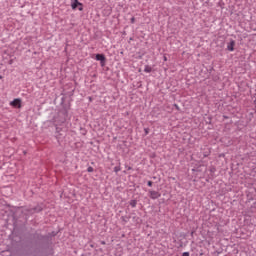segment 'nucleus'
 <instances>
[{"label": "nucleus", "mask_w": 256, "mask_h": 256, "mask_svg": "<svg viewBox=\"0 0 256 256\" xmlns=\"http://www.w3.org/2000/svg\"><path fill=\"white\" fill-rule=\"evenodd\" d=\"M77 7H79L78 11H83V4L79 0H71V8L75 10Z\"/></svg>", "instance_id": "1"}, {"label": "nucleus", "mask_w": 256, "mask_h": 256, "mask_svg": "<svg viewBox=\"0 0 256 256\" xmlns=\"http://www.w3.org/2000/svg\"><path fill=\"white\" fill-rule=\"evenodd\" d=\"M10 105L15 109H21V98H15L13 101L10 102Z\"/></svg>", "instance_id": "2"}, {"label": "nucleus", "mask_w": 256, "mask_h": 256, "mask_svg": "<svg viewBox=\"0 0 256 256\" xmlns=\"http://www.w3.org/2000/svg\"><path fill=\"white\" fill-rule=\"evenodd\" d=\"M149 197H150V199H159V197H161V194L157 191L150 190Z\"/></svg>", "instance_id": "3"}, {"label": "nucleus", "mask_w": 256, "mask_h": 256, "mask_svg": "<svg viewBox=\"0 0 256 256\" xmlns=\"http://www.w3.org/2000/svg\"><path fill=\"white\" fill-rule=\"evenodd\" d=\"M96 61H100L101 65L103 67V65H105V61H106L105 55L104 54H96Z\"/></svg>", "instance_id": "4"}, {"label": "nucleus", "mask_w": 256, "mask_h": 256, "mask_svg": "<svg viewBox=\"0 0 256 256\" xmlns=\"http://www.w3.org/2000/svg\"><path fill=\"white\" fill-rule=\"evenodd\" d=\"M40 211H42V208L41 207H34V208H30L28 210V213L30 215H33V213H39Z\"/></svg>", "instance_id": "5"}, {"label": "nucleus", "mask_w": 256, "mask_h": 256, "mask_svg": "<svg viewBox=\"0 0 256 256\" xmlns=\"http://www.w3.org/2000/svg\"><path fill=\"white\" fill-rule=\"evenodd\" d=\"M228 51H235V40H231L230 43L227 45Z\"/></svg>", "instance_id": "6"}, {"label": "nucleus", "mask_w": 256, "mask_h": 256, "mask_svg": "<svg viewBox=\"0 0 256 256\" xmlns=\"http://www.w3.org/2000/svg\"><path fill=\"white\" fill-rule=\"evenodd\" d=\"M145 73H151L153 71V68H151V66L146 65L144 68Z\"/></svg>", "instance_id": "7"}, {"label": "nucleus", "mask_w": 256, "mask_h": 256, "mask_svg": "<svg viewBox=\"0 0 256 256\" xmlns=\"http://www.w3.org/2000/svg\"><path fill=\"white\" fill-rule=\"evenodd\" d=\"M130 205H131L133 208L137 207V200H131V201H130Z\"/></svg>", "instance_id": "8"}, {"label": "nucleus", "mask_w": 256, "mask_h": 256, "mask_svg": "<svg viewBox=\"0 0 256 256\" xmlns=\"http://www.w3.org/2000/svg\"><path fill=\"white\" fill-rule=\"evenodd\" d=\"M119 171H121V166H115L114 173H119Z\"/></svg>", "instance_id": "9"}, {"label": "nucleus", "mask_w": 256, "mask_h": 256, "mask_svg": "<svg viewBox=\"0 0 256 256\" xmlns=\"http://www.w3.org/2000/svg\"><path fill=\"white\" fill-rule=\"evenodd\" d=\"M121 219H122V221H124L125 223H127V221H129V218L126 217V216H122Z\"/></svg>", "instance_id": "10"}, {"label": "nucleus", "mask_w": 256, "mask_h": 256, "mask_svg": "<svg viewBox=\"0 0 256 256\" xmlns=\"http://www.w3.org/2000/svg\"><path fill=\"white\" fill-rule=\"evenodd\" d=\"M87 171H88V173H93L94 169H93V167L89 166V167L87 168Z\"/></svg>", "instance_id": "11"}, {"label": "nucleus", "mask_w": 256, "mask_h": 256, "mask_svg": "<svg viewBox=\"0 0 256 256\" xmlns=\"http://www.w3.org/2000/svg\"><path fill=\"white\" fill-rule=\"evenodd\" d=\"M147 185L148 187H153V181H148Z\"/></svg>", "instance_id": "12"}, {"label": "nucleus", "mask_w": 256, "mask_h": 256, "mask_svg": "<svg viewBox=\"0 0 256 256\" xmlns=\"http://www.w3.org/2000/svg\"><path fill=\"white\" fill-rule=\"evenodd\" d=\"M130 21H131L132 24L135 23V17H132V18L130 19Z\"/></svg>", "instance_id": "13"}, {"label": "nucleus", "mask_w": 256, "mask_h": 256, "mask_svg": "<svg viewBox=\"0 0 256 256\" xmlns=\"http://www.w3.org/2000/svg\"><path fill=\"white\" fill-rule=\"evenodd\" d=\"M182 256H189V252H184Z\"/></svg>", "instance_id": "14"}, {"label": "nucleus", "mask_w": 256, "mask_h": 256, "mask_svg": "<svg viewBox=\"0 0 256 256\" xmlns=\"http://www.w3.org/2000/svg\"><path fill=\"white\" fill-rule=\"evenodd\" d=\"M164 61H167V57L166 56H164Z\"/></svg>", "instance_id": "15"}, {"label": "nucleus", "mask_w": 256, "mask_h": 256, "mask_svg": "<svg viewBox=\"0 0 256 256\" xmlns=\"http://www.w3.org/2000/svg\"><path fill=\"white\" fill-rule=\"evenodd\" d=\"M175 107H176V109H179V106H177V104H175Z\"/></svg>", "instance_id": "16"}, {"label": "nucleus", "mask_w": 256, "mask_h": 256, "mask_svg": "<svg viewBox=\"0 0 256 256\" xmlns=\"http://www.w3.org/2000/svg\"><path fill=\"white\" fill-rule=\"evenodd\" d=\"M101 244H102V245H105V241H102Z\"/></svg>", "instance_id": "17"}, {"label": "nucleus", "mask_w": 256, "mask_h": 256, "mask_svg": "<svg viewBox=\"0 0 256 256\" xmlns=\"http://www.w3.org/2000/svg\"><path fill=\"white\" fill-rule=\"evenodd\" d=\"M11 63H13V61H12V60L10 61V65H11Z\"/></svg>", "instance_id": "18"}, {"label": "nucleus", "mask_w": 256, "mask_h": 256, "mask_svg": "<svg viewBox=\"0 0 256 256\" xmlns=\"http://www.w3.org/2000/svg\"><path fill=\"white\" fill-rule=\"evenodd\" d=\"M0 79H3V77H2V76H0Z\"/></svg>", "instance_id": "19"}]
</instances>
